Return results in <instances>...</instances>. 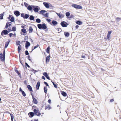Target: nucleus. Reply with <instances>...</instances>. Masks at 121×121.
Listing matches in <instances>:
<instances>
[{
    "label": "nucleus",
    "mask_w": 121,
    "mask_h": 121,
    "mask_svg": "<svg viewBox=\"0 0 121 121\" xmlns=\"http://www.w3.org/2000/svg\"><path fill=\"white\" fill-rule=\"evenodd\" d=\"M37 26L38 28L40 30H43L46 32H47L48 31V27L46 24L43 22H42V24H38Z\"/></svg>",
    "instance_id": "nucleus-1"
},
{
    "label": "nucleus",
    "mask_w": 121,
    "mask_h": 121,
    "mask_svg": "<svg viewBox=\"0 0 121 121\" xmlns=\"http://www.w3.org/2000/svg\"><path fill=\"white\" fill-rule=\"evenodd\" d=\"M5 49H4L3 50V53L0 54V59L1 61L4 62L5 61Z\"/></svg>",
    "instance_id": "nucleus-2"
},
{
    "label": "nucleus",
    "mask_w": 121,
    "mask_h": 121,
    "mask_svg": "<svg viewBox=\"0 0 121 121\" xmlns=\"http://www.w3.org/2000/svg\"><path fill=\"white\" fill-rule=\"evenodd\" d=\"M33 112L35 115L40 117L41 115V113L40 111L38 108H34L33 109Z\"/></svg>",
    "instance_id": "nucleus-3"
},
{
    "label": "nucleus",
    "mask_w": 121,
    "mask_h": 121,
    "mask_svg": "<svg viewBox=\"0 0 121 121\" xmlns=\"http://www.w3.org/2000/svg\"><path fill=\"white\" fill-rule=\"evenodd\" d=\"M71 6L76 9H82V6L75 4H72Z\"/></svg>",
    "instance_id": "nucleus-4"
},
{
    "label": "nucleus",
    "mask_w": 121,
    "mask_h": 121,
    "mask_svg": "<svg viewBox=\"0 0 121 121\" xmlns=\"http://www.w3.org/2000/svg\"><path fill=\"white\" fill-rule=\"evenodd\" d=\"M112 32V30L108 31L107 36V38L106 37H104V39H105V40L107 39L109 41L111 37V34Z\"/></svg>",
    "instance_id": "nucleus-5"
},
{
    "label": "nucleus",
    "mask_w": 121,
    "mask_h": 121,
    "mask_svg": "<svg viewBox=\"0 0 121 121\" xmlns=\"http://www.w3.org/2000/svg\"><path fill=\"white\" fill-rule=\"evenodd\" d=\"M29 15L27 13H21V16L24 19H28L29 17Z\"/></svg>",
    "instance_id": "nucleus-6"
},
{
    "label": "nucleus",
    "mask_w": 121,
    "mask_h": 121,
    "mask_svg": "<svg viewBox=\"0 0 121 121\" xmlns=\"http://www.w3.org/2000/svg\"><path fill=\"white\" fill-rule=\"evenodd\" d=\"M33 10L35 13H37L40 10V8L38 6L33 5Z\"/></svg>",
    "instance_id": "nucleus-7"
},
{
    "label": "nucleus",
    "mask_w": 121,
    "mask_h": 121,
    "mask_svg": "<svg viewBox=\"0 0 121 121\" xmlns=\"http://www.w3.org/2000/svg\"><path fill=\"white\" fill-rule=\"evenodd\" d=\"M60 25L63 27H66L69 24L65 21H61L60 23Z\"/></svg>",
    "instance_id": "nucleus-8"
},
{
    "label": "nucleus",
    "mask_w": 121,
    "mask_h": 121,
    "mask_svg": "<svg viewBox=\"0 0 121 121\" xmlns=\"http://www.w3.org/2000/svg\"><path fill=\"white\" fill-rule=\"evenodd\" d=\"M8 33L7 30H4L1 32V35L2 36H3L4 35H7Z\"/></svg>",
    "instance_id": "nucleus-9"
},
{
    "label": "nucleus",
    "mask_w": 121,
    "mask_h": 121,
    "mask_svg": "<svg viewBox=\"0 0 121 121\" xmlns=\"http://www.w3.org/2000/svg\"><path fill=\"white\" fill-rule=\"evenodd\" d=\"M27 32L26 29H22L21 30L20 34L21 35H26L25 34Z\"/></svg>",
    "instance_id": "nucleus-10"
},
{
    "label": "nucleus",
    "mask_w": 121,
    "mask_h": 121,
    "mask_svg": "<svg viewBox=\"0 0 121 121\" xmlns=\"http://www.w3.org/2000/svg\"><path fill=\"white\" fill-rule=\"evenodd\" d=\"M26 42L25 44V48L26 49H27L29 46L30 45V44L28 41H26Z\"/></svg>",
    "instance_id": "nucleus-11"
},
{
    "label": "nucleus",
    "mask_w": 121,
    "mask_h": 121,
    "mask_svg": "<svg viewBox=\"0 0 121 121\" xmlns=\"http://www.w3.org/2000/svg\"><path fill=\"white\" fill-rule=\"evenodd\" d=\"M14 13L15 15L17 17H18L21 14L20 12L17 10H15L13 12Z\"/></svg>",
    "instance_id": "nucleus-12"
},
{
    "label": "nucleus",
    "mask_w": 121,
    "mask_h": 121,
    "mask_svg": "<svg viewBox=\"0 0 121 121\" xmlns=\"http://www.w3.org/2000/svg\"><path fill=\"white\" fill-rule=\"evenodd\" d=\"M58 23L55 20H53L51 22V23L50 24L53 26H55Z\"/></svg>",
    "instance_id": "nucleus-13"
},
{
    "label": "nucleus",
    "mask_w": 121,
    "mask_h": 121,
    "mask_svg": "<svg viewBox=\"0 0 121 121\" xmlns=\"http://www.w3.org/2000/svg\"><path fill=\"white\" fill-rule=\"evenodd\" d=\"M49 3L46 2H43V4L44 6L47 9L49 8Z\"/></svg>",
    "instance_id": "nucleus-14"
},
{
    "label": "nucleus",
    "mask_w": 121,
    "mask_h": 121,
    "mask_svg": "<svg viewBox=\"0 0 121 121\" xmlns=\"http://www.w3.org/2000/svg\"><path fill=\"white\" fill-rule=\"evenodd\" d=\"M34 5H29L27 7V9L29 10L32 12L33 10V6Z\"/></svg>",
    "instance_id": "nucleus-15"
},
{
    "label": "nucleus",
    "mask_w": 121,
    "mask_h": 121,
    "mask_svg": "<svg viewBox=\"0 0 121 121\" xmlns=\"http://www.w3.org/2000/svg\"><path fill=\"white\" fill-rule=\"evenodd\" d=\"M29 117L31 118L33 117L35 115L34 113L32 112H30L28 114Z\"/></svg>",
    "instance_id": "nucleus-16"
},
{
    "label": "nucleus",
    "mask_w": 121,
    "mask_h": 121,
    "mask_svg": "<svg viewBox=\"0 0 121 121\" xmlns=\"http://www.w3.org/2000/svg\"><path fill=\"white\" fill-rule=\"evenodd\" d=\"M50 55H49L47 56L45 58V62L46 64L48 63L50 60Z\"/></svg>",
    "instance_id": "nucleus-17"
},
{
    "label": "nucleus",
    "mask_w": 121,
    "mask_h": 121,
    "mask_svg": "<svg viewBox=\"0 0 121 121\" xmlns=\"http://www.w3.org/2000/svg\"><path fill=\"white\" fill-rule=\"evenodd\" d=\"M27 88L28 90L30 91V92H33L32 90V88L31 86L30 85H28L27 86Z\"/></svg>",
    "instance_id": "nucleus-18"
},
{
    "label": "nucleus",
    "mask_w": 121,
    "mask_h": 121,
    "mask_svg": "<svg viewBox=\"0 0 121 121\" xmlns=\"http://www.w3.org/2000/svg\"><path fill=\"white\" fill-rule=\"evenodd\" d=\"M70 34L69 32L65 31L64 32V35L65 38H68L70 35Z\"/></svg>",
    "instance_id": "nucleus-19"
},
{
    "label": "nucleus",
    "mask_w": 121,
    "mask_h": 121,
    "mask_svg": "<svg viewBox=\"0 0 121 121\" xmlns=\"http://www.w3.org/2000/svg\"><path fill=\"white\" fill-rule=\"evenodd\" d=\"M10 41V39H9L8 41H7L5 42V45L4 48H6L8 47V46L9 44Z\"/></svg>",
    "instance_id": "nucleus-20"
},
{
    "label": "nucleus",
    "mask_w": 121,
    "mask_h": 121,
    "mask_svg": "<svg viewBox=\"0 0 121 121\" xmlns=\"http://www.w3.org/2000/svg\"><path fill=\"white\" fill-rule=\"evenodd\" d=\"M33 101L32 102L35 104H37L38 103V101L34 97L32 98Z\"/></svg>",
    "instance_id": "nucleus-21"
},
{
    "label": "nucleus",
    "mask_w": 121,
    "mask_h": 121,
    "mask_svg": "<svg viewBox=\"0 0 121 121\" xmlns=\"http://www.w3.org/2000/svg\"><path fill=\"white\" fill-rule=\"evenodd\" d=\"M29 19L30 21L33 20L34 21L35 20L34 19L35 17L33 15H29Z\"/></svg>",
    "instance_id": "nucleus-22"
},
{
    "label": "nucleus",
    "mask_w": 121,
    "mask_h": 121,
    "mask_svg": "<svg viewBox=\"0 0 121 121\" xmlns=\"http://www.w3.org/2000/svg\"><path fill=\"white\" fill-rule=\"evenodd\" d=\"M40 86V82L39 81H38L37 83L36 87V88L37 90H38L39 89Z\"/></svg>",
    "instance_id": "nucleus-23"
},
{
    "label": "nucleus",
    "mask_w": 121,
    "mask_h": 121,
    "mask_svg": "<svg viewBox=\"0 0 121 121\" xmlns=\"http://www.w3.org/2000/svg\"><path fill=\"white\" fill-rule=\"evenodd\" d=\"M51 48L49 46L45 50L46 52L48 53L49 54L50 53V49Z\"/></svg>",
    "instance_id": "nucleus-24"
},
{
    "label": "nucleus",
    "mask_w": 121,
    "mask_h": 121,
    "mask_svg": "<svg viewBox=\"0 0 121 121\" xmlns=\"http://www.w3.org/2000/svg\"><path fill=\"white\" fill-rule=\"evenodd\" d=\"M60 92L62 95L63 96L66 97L67 95V94L65 92L63 91H61Z\"/></svg>",
    "instance_id": "nucleus-25"
},
{
    "label": "nucleus",
    "mask_w": 121,
    "mask_h": 121,
    "mask_svg": "<svg viewBox=\"0 0 121 121\" xmlns=\"http://www.w3.org/2000/svg\"><path fill=\"white\" fill-rule=\"evenodd\" d=\"M82 23V22L81 21L79 20L76 21V24L79 25H81Z\"/></svg>",
    "instance_id": "nucleus-26"
},
{
    "label": "nucleus",
    "mask_w": 121,
    "mask_h": 121,
    "mask_svg": "<svg viewBox=\"0 0 121 121\" xmlns=\"http://www.w3.org/2000/svg\"><path fill=\"white\" fill-rule=\"evenodd\" d=\"M46 12V11L43 9H42L41 10V11H40L39 12V13L40 14H42L43 15L44 14V13Z\"/></svg>",
    "instance_id": "nucleus-27"
},
{
    "label": "nucleus",
    "mask_w": 121,
    "mask_h": 121,
    "mask_svg": "<svg viewBox=\"0 0 121 121\" xmlns=\"http://www.w3.org/2000/svg\"><path fill=\"white\" fill-rule=\"evenodd\" d=\"M5 12H4L0 14V20H2L3 19V17Z\"/></svg>",
    "instance_id": "nucleus-28"
},
{
    "label": "nucleus",
    "mask_w": 121,
    "mask_h": 121,
    "mask_svg": "<svg viewBox=\"0 0 121 121\" xmlns=\"http://www.w3.org/2000/svg\"><path fill=\"white\" fill-rule=\"evenodd\" d=\"M51 80V82L53 84V85L54 87L56 88H57V86L58 85V84L56 83V84H55V82L52 81V80Z\"/></svg>",
    "instance_id": "nucleus-29"
},
{
    "label": "nucleus",
    "mask_w": 121,
    "mask_h": 121,
    "mask_svg": "<svg viewBox=\"0 0 121 121\" xmlns=\"http://www.w3.org/2000/svg\"><path fill=\"white\" fill-rule=\"evenodd\" d=\"M22 48V47L21 45H20L18 46L17 48V51L18 53H19L20 51L21 50Z\"/></svg>",
    "instance_id": "nucleus-30"
},
{
    "label": "nucleus",
    "mask_w": 121,
    "mask_h": 121,
    "mask_svg": "<svg viewBox=\"0 0 121 121\" xmlns=\"http://www.w3.org/2000/svg\"><path fill=\"white\" fill-rule=\"evenodd\" d=\"M28 30L29 33H31L33 31V29L31 26H29Z\"/></svg>",
    "instance_id": "nucleus-31"
},
{
    "label": "nucleus",
    "mask_w": 121,
    "mask_h": 121,
    "mask_svg": "<svg viewBox=\"0 0 121 121\" xmlns=\"http://www.w3.org/2000/svg\"><path fill=\"white\" fill-rule=\"evenodd\" d=\"M51 108V107L49 104H48L47 106H46L45 108V109L46 110L47 109L49 110Z\"/></svg>",
    "instance_id": "nucleus-32"
},
{
    "label": "nucleus",
    "mask_w": 121,
    "mask_h": 121,
    "mask_svg": "<svg viewBox=\"0 0 121 121\" xmlns=\"http://www.w3.org/2000/svg\"><path fill=\"white\" fill-rule=\"evenodd\" d=\"M70 15V13L69 12H67L65 13V15L67 18H69Z\"/></svg>",
    "instance_id": "nucleus-33"
},
{
    "label": "nucleus",
    "mask_w": 121,
    "mask_h": 121,
    "mask_svg": "<svg viewBox=\"0 0 121 121\" xmlns=\"http://www.w3.org/2000/svg\"><path fill=\"white\" fill-rule=\"evenodd\" d=\"M49 14V13H46L45 14H44L43 15L44 17H48Z\"/></svg>",
    "instance_id": "nucleus-34"
},
{
    "label": "nucleus",
    "mask_w": 121,
    "mask_h": 121,
    "mask_svg": "<svg viewBox=\"0 0 121 121\" xmlns=\"http://www.w3.org/2000/svg\"><path fill=\"white\" fill-rule=\"evenodd\" d=\"M58 16L61 19L63 17H64V15L63 14H61V13H60V14L58 15Z\"/></svg>",
    "instance_id": "nucleus-35"
},
{
    "label": "nucleus",
    "mask_w": 121,
    "mask_h": 121,
    "mask_svg": "<svg viewBox=\"0 0 121 121\" xmlns=\"http://www.w3.org/2000/svg\"><path fill=\"white\" fill-rule=\"evenodd\" d=\"M25 66H26V69H27V67H28L29 68H31L30 67V66H29V65L26 62L25 60Z\"/></svg>",
    "instance_id": "nucleus-36"
},
{
    "label": "nucleus",
    "mask_w": 121,
    "mask_h": 121,
    "mask_svg": "<svg viewBox=\"0 0 121 121\" xmlns=\"http://www.w3.org/2000/svg\"><path fill=\"white\" fill-rule=\"evenodd\" d=\"M10 20H9V21H10L11 22H14L15 18H14V17L13 16L11 17V18H10Z\"/></svg>",
    "instance_id": "nucleus-37"
},
{
    "label": "nucleus",
    "mask_w": 121,
    "mask_h": 121,
    "mask_svg": "<svg viewBox=\"0 0 121 121\" xmlns=\"http://www.w3.org/2000/svg\"><path fill=\"white\" fill-rule=\"evenodd\" d=\"M47 87L46 86H45L43 88L44 91L45 93H46L47 91Z\"/></svg>",
    "instance_id": "nucleus-38"
},
{
    "label": "nucleus",
    "mask_w": 121,
    "mask_h": 121,
    "mask_svg": "<svg viewBox=\"0 0 121 121\" xmlns=\"http://www.w3.org/2000/svg\"><path fill=\"white\" fill-rule=\"evenodd\" d=\"M12 31L15 32L16 30V28L15 26H13V27L12 28Z\"/></svg>",
    "instance_id": "nucleus-39"
},
{
    "label": "nucleus",
    "mask_w": 121,
    "mask_h": 121,
    "mask_svg": "<svg viewBox=\"0 0 121 121\" xmlns=\"http://www.w3.org/2000/svg\"><path fill=\"white\" fill-rule=\"evenodd\" d=\"M30 69H29V70H30V71H35V72H38L39 71H40V70L39 69L38 70H35V69H33L32 68H30Z\"/></svg>",
    "instance_id": "nucleus-40"
},
{
    "label": "nucleus",
    "mask_w": 121,
    "mask_h": 121,
    "mask_svg": "<svg viewBox=\"0 0 121 121\" xmlns=\"http://www.w3.org/2000/svg\"><path fill=\"white\" fill-rule=\"evenodd\" d=\"M36 22L38 23H40L41 22V20L39 18H37L36 20Z\"/></svg>",
    "instance_id": "nucleus-41"
},
{
    "label": "nucleus",
    "mask_w": 121,
    "mask_h": 121,
    "mask_svg": "<svg viewBox=\"0 0 121 121\" xmlns=\"http://www.w3.org/2000/svg\"><path fill=\"white\" fill-rule=\"evenodd\" d=\"M10 115L11 118V121H13L14 117L12 113H10Z\"/></svg>",
    "instance_id": "nucleus-42"
},
{
    "label": "nucleus",
    "mask_w": 121,
    "mask_h": 121,
    "mask_svg": "<svg viewBox=\"0 0 121 121\" xmlns=\"http://www.w3.org/2000/svg\"><path fill=\"white\" fill-rule=\"evenodd\" d=\"M20 43L21 42L20 41L17 40L16 42V45L17 46H19V45H20Z\"/></svg>",
    "instance_id": "nucleus-43"
},
{
    "label": "nucleus",
    "mask_w": 121,
    "mask_h": 121,
    "mask_svg": "<svg viewBox=\"0 0 121 121\" xmlns=\"http://www.w3.org/2000/svg\"><path fill=\"white\" fill-rule=\"evenodd\" d=\"M46 20L50 24V23H51V19L49 18H46Z\"/></svg>",
    "instance_id": "nucleus-44"
},
{
    "label": "nucleus",
    "mask_w": 121,
    "mask_h": 121,
    "mask_svg": "<svg viewBox=\"0 0 121 121\" xmlns=\"http://www.w3.org/2000/svg\"><path fill=\"white\" fill-rule=\"evenodd\" d=\"M21 93L24 97H25L26 96V94L24 91H23L21 92Z\"/></svg>",
    "instance_id": "nucleus-45"
},
{
    "label": "nucleus",
    "mask_w": 121,
    "mask_h": 121,
    "mask_svg": "<svg viewBox=\"0 0 121 121\" xmlns=\"http://www.w3.org/2000/svg\"><path fill=\"white\" fill-rule=\"evenodd\" d=\"M74 16L73 15V14H71L70 15V16L68 18V19H70L74 18Z\"/></svg>",
    "instance_id": "nucleus-46"
},
{
    "label": "nucleus",
    "mask_w": 121,
    "mask_h": 121,
    "mask_svg": "<svg viewBox=\"0 0 121 121\" xmlns=\"http://www.w3.org/2000/svg\"><path fill=\"white\" fill-rule=\"evenodd\" d=\"M9 27V26L8 25V23L7 22H6V24L5 26V27L4 28V29H7Z\"/></svg>",
    "instance_id": "nucleus-47"
},
{
    "label": "nucleus",
    "mask_w": 121,
    "mask_h": 121,
    "mask_svg": "<svg viewBox=\"0 0 121 121\" xmlns=\"http://www.w3.org/2000/svg\"><path fill=\"white\" fill-rule=\"evenodd\" d=\"M49 4V8H50V9H53L52 8L53 7H54V6H53L52 5V4H51L50 3Z\"/></svg>",
    "instance_id": "nucleus-48"
},
{
    "label": "nucleus",
    "mask_w": 121,
    "mask_h": 121,
    "mask_svg": "<svg viewBox=\"0 0 121 121\" xmlns=\"http://www.w3.org/2000/svg\"><path fill=\"white\" fill-rule=\"evenodd\" d=\"M24 4L25 6L27 8V7L29 5V4L25 2H24Z\"/></svg>",
    "instance_id": "nucleus-49"
},
{
    "label": "nucleus",
    "mask_w": 121,
    "mask_h": 121,
    "mask_svg": "<svg viewBox=\"0 0 121 121\" xmlns=\"http://www.w3.org/2000/svg\"><path fill=\"white\" fill-rule=\"evenodd\" d=\"M44 83L45 85H46V86H48L49 88H50V86H49L48 84V83L47 82H44Z\"/></svg>",
    "instance_id": "nucleus-50"
},
{
    "label": "nucleus",
    "mask_w": 121,
    "mask_h": 121,
    "mask_svg": "<svg viewBox=\"0 0 121 121\" xmlns=\"http://www.w3.org/2000/svg\"><path fill=\"white\" fill-rule=\"evenodd\" d=\"M12 31V29H11L10 27L7 30V31L8 33Z\"/></svg>",
    "instance_id": "nucleus-51"
},
{
    "label": "nucleus",
    "mask_w": 121,
    "mask_h": 121,
    "mask_svg": "<svg viewBox=\"0 0 121 121\" xmlns=\"http://www.w3.org/2000/svg\"><path fill=\"white\" fill-rule=\"evenodd\" d=\"M43 75L45 76V77L48 75V73L46 72H44L43 73Z\"/></svg>",
    "instance_id": "nucleus-52"
},
{
    "label": "nucleus",
    "mask_w": 121,
    "mask_h": 121,
    "mask_svg": "<svg viewBox=\"0 0 121 121\" xmlns=\"http://www.w3.org/2000/svg\"><path fill=\"white\" fill-rule=\"evenodd\" d=\"M25 54L26 55H29V53L28 52V51L26 50L25 51Z\"/></svg>",
    "instance_id": "nucleus-53"
},
{
    "label": "nucleus",
    "mask_w": 121,
    "mask_h": 121,
    "mask_svg": "<svg viewBox=\"0 0 121 121\" xmlns=\"http://www.w3.org/2000/svg\"><path fill=\"white\" fill-rule=\"evenodd\" d=\"M13 16L12 15L10 14L9 15V16L7 18L9 20H10L11 17Z\"/></svg>",
    "instance_id": "nucleus-54"
},
{
    "label": "nucleus",
    "mask_w": 121,
    "mask_h": 121,
    "mask_svg": "<svg viewBox=\"0 0 121 121\" xmlns=\"http://www.w3.org/2000/svg\"><path fill=\"white\" fill-rule=\"evenodd\" d=\"M39 45L38 44H37L36 46H34L33 48V49L34 50L36 48H37L39 46Z\"/></svg>",
    "instance_id": "nucleus-55"
},
{
    "label": "nucleus",
    "mask_w": 121,
    "mask_h": 121,
    "mask_svg": "<svg viewBox=\"0 0 121 121\" xmlns=\"http://www.w3.org/2000/svg\"><path fill=\"white\" fill-rule=\"evenodd\" d=\"M56 29L58 31H60L58 33H60L62 31V29L61 28H57Z\"/></svg>",
    "instance_id": "nucleus-56"
},
{
    "label": "nucleus",
    "mask_w": 121,
    "mask_h": 121,
    "mask_svg": "<svg viewBox=\"0 0 121 121\" xmlns=\"http://www.w3.org/2000/svg\"><path fill=\"white\" fill-rule=\"evenodd\" d=\"M19 61H20V63L22 65L23 67L24 68L25 66H24V65L23 64V63L22 62L21 60H20Z\"/></svg>",
    "instance_id": "nucleus-57"
},
{
    "label": "nucleus",
    "mask_w": 121,
    "mask_h": 121,
    "mask_svg": "<svg viewBox=\"0 0 121 121\" xmlns=\"http://www.w3.org/2000/svg\"><path fill=\"white\" fill-rule=\"evenodd\" d=\"M38 108V107L36 106L35 105H33L32 106V109H34V108Z\"/></svg>",
    "instance_id": "nucleus-58"
},
{
    "label": "nucleus",
    "mask_w": 121,
    "mask_h": 121,
    "mask_svg": "<svg viewBox=\"0 0 121 121\" xmlns=\"http://www.w3.org/2000/svg\"><path fill=\"white\" fill-rule=\"evenodd\" d=\"M8 23V25L9 26V27H10V26H11V24L12 23V22H7Z\"/></svg>",
    "instance_id": "nucleus-59"
},
{
    "label": "nucleus",
    "mask_w": 121,
    "mask_h": 121,
    "mask_svg": "<svg viewBox=\"0 0 121 121\" xmlns=\"http://www.w3.org/2000/svg\"><path fill=\"white\" fill-rule=\"evenodd\" d=\"M14 71L17 74H18V73H19L18 71L17 70V69H14Z\"/></svg>",
    "instance_id": "nucleus-60"
},
{
    "label": "nucleus",
    "mask_w": 121,
    "mask_h": 121,
    "mask_svg": "<svg viewBox=\"0 0 121 121\" xmlns=\"http://www.w3.org/2000/svg\"><path fill=\"white\" fill-rule=\"evenodd\" d=\"M45 77L47 79H48V80H51V79L50 78V77H49V76L48 75H47V76H46Z\"/></svg>",
    "instance_id": "nucleus-61"
},
{
    "label": "nucleus",
    "mask_w": 121,
    "mask_h": 121,
    "mask_svg": "<svg viewBox=\"0 0 121 121\" xmlns=\"http://www.w3.org/2000/svg\"><path fill=\"white\" fill-rule=\"evenodd\" d=\"M8 35L10 37H11L13 36V34L12 33H10L8 34Z\"/></svg>",
    "instance_id": "nucleus-62"
},
{
    "label": "nucleus",
    "mask_w": 121,
    "mask_h": 121,
    "mask_svg": "<svg viewBox=\"0 0 121 121\" xmlns=\"http://www.w3.org/2000/svg\"><path fill=\"white\" fill-rule=\"evenodd\" d=\"M28 36H25V38H24L25 41H26V39H28Z\"/></svg>",
    "instance_id": "nucleus-63"
},
{
    "label": "nucleus",
    "mask_w": 121,
    "mask_h": 121,
    "mask_svg": "<svg viewBox=\"0 0 121 121\" xmlns=\"http://www.w3.org/2000/svg\"><path fill=\"white\" fill-rule=\"evenodd\" d=\"M48 102L50 104H51V99H48Z\"/></svg>",
    "instance_id": "nucleus-64"
}]
</instances>
